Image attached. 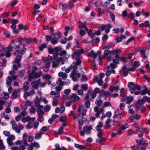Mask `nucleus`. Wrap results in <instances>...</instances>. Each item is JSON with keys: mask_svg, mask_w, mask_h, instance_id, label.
I'll return each mask as SVG.
<instances>
[{"mask_svg": "<svg viewBox=\"0 0 150 150\" xmlns=\"http://www.w3.org/2000/svg\"><path fill=\"white\" fill-rule=\"evenodd\" d=\"M103 126V124L102 122L100 121L98 122V125L95 127V129L98 132L97 136L99 139H97L96 142L97 143H103L107 140V139L104 137H102V135L103 133V130L101 128Z\"/></svg>", "mask_w": 150, "mask_h": 150, "instance_id": "obj_1", "label": "nucleus"}, {"mask_svg": "<svg viewBox=\"0 0 150 150\" xmlns=\"http://www.w3.org/2000/svg\"><path fill=\"white\" fill-rule=\"evenodd\" d=\"M84 52V51L83 49L76 50L75 52L71 55V57L72 58L75 57L76 61L81 60L80 58L82 57L81 54L83 53Z\"/></svg>", "mask_w": 150, "mask_h": 150, "instance_id": "obj_2", "label": "nucleus"}, {"mask_svg": "<svg viewBox=\"0 0 150 150\" xmlns=\"http://www.w3.org/2000/svg\"><path fill=\"white\" fill-rule=\"evenodd\" d=\"M21 45L22 43L21 42H18L15 40L12 41L9 46L11 47V49L14 48L16 50H19L20 46Z\"/></svg>", "mask_w": 150, "mask_h": 150, "instance_id": "obj_3", "label": "nucleus"}, {"mask_svg": "<svg viewBox=\"0 0 150 150\" xmlns=\"http://www.w3.org/2000/svg\"><path fill=\"white\" fill-rule=\"evenodd\" d=\"M41 76V74L39 73H35L34 70H32V73H28V77L30 80L35 78H38Z\"/></svg>", "mask_w": 150, "mask_h": 150, "instance_id": "obj_4", "label": "nucleus"}, {"mask_svg": "<svg viewBox=\"0 0 150 150\" xmlns=\"http://www.w3.org/2000/svg\"><path fill=\"white\" fill-rule=\"evenodd\" d=\"M81 60H79L78 61H76L75 62H73V64L74 65H70L71 66V68L74 71H76L78 68V67H81Z\"/></svg>", "mask_w": 150, "mask_h": 150, "instance_id": "obj_5", "label": "nucleus"}, {"mask_svg": "<svg viewBox=\"0 0 150 150\" xmlns=\"http://www.w3.org/2000/svg\"><path fill=\"white\" fill-rule=\"evenodd\" d=\"M133 98L132 96H129L128 97L126 95L121 99V101L122 102H123L126 100V103L129 104L132 101Z\"/></svg>", "mask_w": 150, "mask_h": 150, "instance_id": "obj_6", "label": "nucleus"}, {"mask_svg": "<svg viewBox=\"0 0 150 150\" xmlns=\"http://www.w3.org/2000/svg\"><path fill=\"white\" fill-rule=\"evenodd\" d=\"M135 83L132 82H130L128 84L127 86L130 88V91L132 93H134L135 94V92H136L135 91Z\"/></svg>", "mask_w": 150, "mask_h": 150, "instance_id": "obj_7", "label": "nucleus"}, {"mask_svg": "<svg viewBox=\"0 0 150 150\" xmlns=\"http://www.w3.org/2000/svg\"><path fill=\"white\" fill-rule=\"evenodd\" d=\"M41 84L40 79H39L37 81H34L31 83V86L34 89H37L39 85Z\"/></svg>", "mask_w": 150, "mask_h": 150, "instance_id": "obj_8", "label": "nucleus"}, {"mask_svg": "<svg viewBox=\"0 0 150 150\" xmlns=\"http://www.w3.org/2000/svg\"><path fill=\"white\" fill-rule=\"evenodd\" d=\"M19 96L20 93L19 92L18 90L17 89L14 90L12 92L11 98L12 99L14 100L17 98Z\"/></svg>", "mask_w": 150, "mask_h": 150, "instance_id": "obj_9", "label": "nucleus"}, {"mask_svg": "<svg viewBox=\"0 0 150 150\" xmlns=\"http://www.w3.org/2000/svg\"><path fill=\"white\" fill-rule=\"evenodd\" d=\"M80 99V98L77 96L76 94L73 93L71 96L70 98V101L74 102L75 101H78Z\"/></svg>", "mask_w": 150, "mask_h": 150, "instance_id": "obj_10", "label": "nucleus"}, {"mask_svg": "<svg viewBox=\"0 0 150 150\" xmlns=\"http://www.w3.org/2000/svg\"><path fill=\"white\" fill-rule=\"evenodd\" d=\"M149 90L147 88H145L144 89L142 90L140 92L137 91L135 92V95H138L140 94L141 95H144L148 93V94Z\"/></svg>", "mask_w": 150, "mask_h": 150, "instance_id": "obj_11", "label": "nucleus"}, {"mask_svg": "<svg viewBox=\"0 0 150 150\" xmlns=\"http://www.w3.org/2000/svg\"><path fill=\"white\" fill-rule=\"evenodd\" d=\"M13 50V49L11 48L9 46L6 48L4 50L5 55L6 57H9L11 56L10 52Z\"/></svg>", "mask_w": 150, "mask_h": 150, "instance_id": "obj_12", "label": "nucleus"}, {"mask_svg": "<svg viewBox=\"0 0 150 150\" xmlns=\"http://www.w3.org/2000/svg\"><path fill=\"white\" fill-rule=\"evenodd\" d=\"M21 59V57L19 55H18L16 56L15 60V62L17 64L19 67L21 66L20 61Z\"/></svg>", "mask_w": 150, "mask_h": 150, "instance_id": "obj_13", "label": "nucleus"}, {"mask_svg": "<svg viewBox=\"0 0 150 150\" xmlns=\"http://www.w3.org/2000/svg\"><path fill=\"white\" fill-rule=\"evenodd\" d=\"M122 69L123 71V76L125 77L127 76L128 74L129 71V69L127 68L126 66H124L122 67Z\"/></svg>", "mask_w": 150, "mask_h": 150, "instance_id": "obj_14", "label": "nucleus"}, {"mask_svg": "<svg viewBox=\"0 0 150 150\" xmlns=\"http://www.w3.org/2000/svg\"><path fill=\"white\" fill-rule=\"evenodd\" d=\"M50 128V126H44L42 127L40 130V133L41 134H43Z\"/></svg>", "mask_w": 150, "mask_h": 150, "instance_id": "obj_15", "label": "nucleus"}, {"mask_svg": "<svg viewBox=\"0 0 150 150\" xmlns=\"http://www.w3.org/2000/svg\"><path fill=\"white\" fill-rule=\"evenodd\" d=\"M76 71L73 70L70 74V76L72 79V80L74 81H77V79L75 77L76 74Z\"/></svg>", "mask_w": 150, "mask_h": 150, "instance_id": "obj_16", "label": "nucleus"}, {"mask_svg": "<svg viewBox=\"0 0 150 150\" xmlns=\"http://www.w3.org/2000/svg\"><path fill=\"white\" fill-rule=\"evenodd\" d=\"M147 97L146 96H144L142 99H139L137 103L139 105L141 106L144 103L145 101L146 100Z\"/></svg>", "mask_w": 150, "mask_h": 150, "instance_id": "obj_17", "label": "nucleus"}, {"mask_svg": "<svg viewBox=\"0 0 150 150\" xmlns=\"http://www.w3.org/2000/svg\"><path fill=\"white\" fill-rule=\"evenodd\" d=\"M79 24V29L83 28L85 30L87 31L88 30V29L84 25L83 23L81 21H79L78 22Z\"/></svg>", "mask_w": 150, "mask_h": 150, "instance_id": "obj_18", "label": "nucleus"}, {"mask_svg": "<svg viewBox=\"0 0 150 150\" xmlns=\"http://www.w3.org/2000/svg\"><path fill=\"white\" fill-rule=\"evenodd\" d=\"M54 35V38L55 39H56L57 40H59V39L61 38V33L59 31H58L56 33H55V34L53 33L52 34V35Z\"/></svg>", "mask_w": 150, "mask_h": 150, "instance_id": "obj_19", "label": "nucleus"}, {"mask_svg": "<svg viewBox=\"0 0 150 150\" xmlns=\"http://www.w3.org/2000/svg\"><path fill=\"white\" fill-rule=\"evenodd\" d=\"M88 56L89 57H91L95 59L97 57V55L95 53L93 50H92L88 54Z\"/></svg>", "mask_w": 150, "mask_h": 150, "instance_id": "obj_20", "label": "nucleus"}, {"mask_svg": "<svg viewBox=\"0 0 150 150\" xmlns=\"http://www.w3.org/2000/svg\"><path fill=\"white\" fill-rule=\"evenodd\" d=\"M12 128L16 132L19 133L21 131L20 129L18 128V126L16 124H13L12 125Z\"/></svg>", "mask_w": 150, "mask_h": 150, "instance_id": "obj_21", "label": "nucleus"}, {"mask_svg": "<svg viewBox=\"0 0 150 150\" xmlns=\"http://www.w3.org/2000/svg\"><path fill=\"white\" fill-rule=\"evenodd\" d=\"M91 127H88L86 126L83 128V131L85 132H86V133L87 134H90L91 133Z\"/></svg>", "mask_w": 150, "mask_h": 150, "instance_id": "obj_22", "label": "nucleus"}, {"mask_svg": "<svg viewBox=\"0 0 150 150\" xmlns=\"http://www.w3.org/2000/svg\"><path fill=\"white\" fill-rule=\"evenodd\" d=\"M18 29L20 30L24 29L25 30H27L28 29V27L26 25L24 26L22 23H20L18 25Z\"/></svg>", "mask_w": 150, "mask_h": 150, "instance_id": "obj_23", "label": "nucleus"}, {"mask_svg": "<svg viewBox=\"0 0 150 150\" xmlns=\"http://www.w3.org/2000/svg\"><path fill=\"white\" fill-rule=\"evenodd\" d=\"M29 84L27 82H25L23 84V88L24 91H28L29 89Z\"/></svg>", "mask_w": 150, "mask_h": 150, "instance_id": "obj_24", "label": "nucleus"}, {"mask_svg": "<svg viewBox=\"0 0 150 150\" xmlns=\"http://www.w3.org/2000/svg\"><path fill=\"white\" fill-rule=\"evenodd\" d=\"M121 50L120 49H118L116 50H113L111 51V55H115L118 53L120 52Z\"/></svg>", "mask_w": 150, "mask_h": 150, "instance_id": "obj_25", "label": "nucleus"}, {"mask_svg": "<svg viewBox=\"0 0 150 150\" xmlns=\"http://www.w3.org/2000/svg\"><path fill=\"white\" fill-rule=\"evenodd\" d=\"M12 81L11 77L10 76H8L6 79V83L8 87L10 86Z\"/></svg>", "mask_w": 150, "mask_h": 150, "instance_id": "obj_26", "label": "nucleus"}, {"mask_svg": "<svg viewBox=\"0 0 150 150\" xmlns=\"http://www.w3.org/2000/svg\"><path fill=\"white\" fill-rule=\"evenodd\" d=\"M47 47V45L45 43L42 44L40 45L39 46V50L40 51H42L44 48H46Z\"/></svg>", "mask_w": 150, "mask_h": 150, "instance_id": "obj_27", "label": "nucleus"}, {"mask_svg": "<svg viewBox=\"0 0 150 150\" xmlns=\"http://www.w3.org/2000/svg\"><path fill=\"white\" fill-rule=\"evenodd\" d=\"M56 83L58 85L62 86L64 85V82L62 81V79L59 78L56 82Z\"/></svg>", "mask_w": 150, "mask_h": 150, "instance_id": "obj_28", "label": "nucleus"}, {"mask_svg": "<svg viewBox=\"0 0 150 150\" xmlns=\"http://www.w3.org/2000/svg\"><path fill=\"white\" fill-rule=\"evenodd\" d=\"M76 45H74V49H75L76 48H79L80 49H81L82 48L81 46L80 45L79 42L78 41V40H76Z\"/></svg>", "mask_w": 150, "mask_h": 150, "instance_id": "obj_29", "label": "nucleus"}, {"mask_svg": "<svg viewBox=\"0 0 150 150\" xmlns=\"http://www.w3.org/2000/svg\"><path fill=\"white\" fill-rule=\"evenodd\" d=\"M124 91L125 88H121L120 91V96L122 98H123L124 96H126L125 94L126 93V92H125Z\"/></svg>", "mask_w": 150, "mask_h": 150, "instance_id": "obj_30", "label": "nucleus"}, {"mask_svg": "<svg viewBox=\"0 0 150 150\" xmlns=\"http://www.w3.org/2000/svg\"><path fill=\"white\" fill-rule=\"evenodd\" d=\"M111 28V26L110 24L107 25V26H106V28L105 30V32L106 34H107L109 32Z\"/></svg>", "mask_w": 150, "mask_h": 150, "instance_id": "obj_31", "label": "nucleus"}, {"mask_svg": "<svg viewBox=\"0 0 150 150\" xmlns=\"http://www.w3.org/2000/svg\"><path fill=\"white\" fill-rule=\"evenodd\" d=\"M134 15V13L131 12L127 15V18H131L132 20H134V19H135V18Z\"/></svg>", "mask_w": 150, "mask_h": 150, "instance_id": "obj_32", "label": "nucleus"}, {"mask_svg": "<svg viewBox=\"0 0 150 150\" xmlns=\"http://www.w3.org/2000/svg\"><path fill=\"white\" fill-rule=\"evenodd\" d=\"M111 121L110 119H108L105 122L106 125L105 126L106 128H109L110 127V126L109 125H108Z\"/></svg>", "mask_w": 150, "mask_h": 150, "instance_id": "obj_33", "label": "nucleus"}, {"mask_svg": "<svg viewBox=\"0 0 150 150\" xmlns=\"http://www.w3.org/2000/svg\"><path fill=\"white\" fill-rule=\"evenodd\" d=\"M90 102L89 100H87L86 101L85 105V107L87 108H88L90 106Z\"/></svg>", "mask_w": 150, "mask_h": 150, "instance_id": "obj_34", "label": "nucleus"}, {"mask_svg": "<svg viewBox=\"0 0 150 150\" xmlns=\"http://www.w3.org/2000/svg\"><path fill=\"white\" fill-rule=\"evenodd\" d=\"M62 48L60 46L55 47L54 48V51L56 53L59 52L61 51V50H62Z\"/></svg>", "mask_w": 150, "mask_h": 150, "instance_id": "obj_35", "label": "nucleus"}, {"mask_svg": "<svg viewBox=\"0 0 150 150\" xmlns=\"http://www.w3.org/2000/svg\"><path fill=\"white\" fill-rule=\"evenodd\" d=\"M65 60V59L64 58H58V59L56 60V62L58 63H59L60 62H62V64H64V61Z\"/></svg>", "mask_w": 150, "mask_h": 150, "instance_id": "obj_36", "label": "nucleus"}, {"mask_svg": "<svg viewBox=\"0 0 150 150\" xmlns=\"http://www.w3.org/2000/svg\"><path fill=\"white\" fill-rule=\"evenodd\" d=\"M31 145L33 146V147H35L37 148H39L40 147L39 144L38 142H35L32 143H31Z\"/></svg>", "mask_w": 150, "mask_h": 150, "instance_id": "obj_37", "label": "nucleus"}, {"mask_svg": "<svg viewBox=\"0 0 150 150\" xmlns=\"http://www.w3.org/2000/svg\"><path fill=\"white\" fill-rule=\"evenodd\" d=\"M81 88L83 90L86 91L88 89V86L87 84L85 83L82 85Z\"/></svg>", "mask_w": 150, "mask_h": 150, "instance_id": "obj_38", "label": "nucleus"}, {"mask_svg": "<svg viewBox=\"0 0 150 150\" xmlns=\"http://www.w3.org/2000/svg\"><path fill=\"white\" fill-rule=\"evenodd\" d=\"M51 42L52 44L55 45V44L57 43L58 42V40L55 39L53 37V38L52 39Z\"/></svg>", "mask_w": 150, "mask_h": 150, "instance_id": "obj_39", "label": "nucleus"}, {"mask_svg": "<svg viewBox=\"0 0 150 150\" xmlns=\"http://www.w3.org/2000/svg\"><path fill=\"white\" fill-rule=\"evenodd\" d=\"M67 6L68 8L70 9H72L74 6V4L71 2H69V3L68 4Z\"/></svg>", "mask_w": 150, "mask_h": 150, "instance_id": "obj_40", "label": "nucleus"}, {"mask_svg": "<svg viewBox=\"0 0 150 150\" xmlns=\"http://www.w3.org/2000/svg\"><path fill=\"white\" fill-rule=\"evenodd\" d=\"M139 52H140V54L141 55L143 54L144 55H145L146 53V50L144 49L143 48H141L140 49V50Z\"/></svg>", "mask_w": 150, "mask_h": 150, "instance_id": "obj_41", "label": "nucleus"}, {"mask_svg": "<svg viewBox=\"0 0 150 150\" xmlns=\"http://www.w3.org/2000/svg\"><path fill=\"white\" fill-rule=\"evenodd\" d=\"M66 51L62 50H61V51H59L60 52L58 53L59 55L61 57L64 56L66 54Z\"/></svg>", "mask_w": 150, "mask_h": 150, "instance_id": "obj_42", "label": "nucleus"}, {"mask_svg": "<svg viewBox=\"0 0 150 150\" xmlns=\"http://www.w3.org/2000/svg\"><path fill=\"white\" fill-rule=\"evenodd\" d=\"M105 91L103 90H101L100 91L99 96H98V98L99 99H100V97L104 96V93H105Z\"/></svg>", "mask_w": 150, "mask_h": 150, "instance_id": "obj_43", "label": "nucleus"}, {"mask_svg": "<svg viewBox=\"0 0 150 150\" xmlns=\"http://www.w3.org/2000/svg\"><path fill=\"white\" fill-rule=\"evenodd\" d=\"M110 16L111 18L112 21L114 23L115 21V16L112 12H110Z\"/></svg>", "mask_w": 150, "mask_h": 150, "instance_id": "obj_44", "label": "nucleus"}, {"mask_svg": "<svg viewBox=\"0 0 150 150\" xmlns=\"http://www.w3.org/2000/svg\"><path fill=\"white\" fill-rule=\"evenodd\" d=\"M3 93L4 95L3 98L4 99L6 100L9 98V95L8 93L3 92Z\"/></svg>", "mask_w": 150, "mask_h": 150, "instance_id": "obj_45", "label": "nucleus"}, {"mask_svg": "<svg viewBox=\"0 0 150 150\" xmlns=\"http://www.w3.org/2000/svg\"><path fill=\"white\" fill-rule=\"evenodd\" d=\"M129 127V125L127 123H125L122 126L121 129L124 130Z\"/></svg>", "mask_w": 150, "mask_h": 150, "instance_id": "obj_46", "label": "nucleus"}, {"mask_svg": "<svg viewBox=\"0 0 150 150\" xmlns=\"http://www.w3.org/2000/svg\"><path fill=\"white\" fill-rule=\"evenodd\" d=\"M104 54L105 56H107L109 54L111 55V51L108 50H106L104 52Z\"/></svg>", "mask_w": 150, "mask_h": 150, "instance_id": "obj_47", "label": "nucleus"}, {"mask_svg": "<svg viewBox=\"0 0 150 150\" xmlns=\"http://www.w3.org/2000/svg\"><path fill=\"white\" fill-rule=\"evenodd\" d=\"M81 80L83 82H85L88 80V78L86 75L83 76L81 78Z\"/></svg>", "mask_w": 150, "mask_h": 150, "instance_id": "obj_48", "label": "nucleus"}, {"mask_svg": "<svg viewBox=\"0 0 150 150\" xmlns=\"http://www.w3.org/2000/svg\"><path fill=\"white\" fill-rule=\"evenodd\" d=\"M51 107L49 105H47L44 107V109L46 112H48L50 110Z\"/></svg>", "mask_w": 150, "mask_h": 150, "instance_id": "obj_49", "label": "nucleus"}, {"mask_svg": "<svg viewBox=\"0 0 150 150\" xmlns=\"http://www.w3.org/2000/svg\"><path fill=\"white\" fill-rule=\"evenodd\" d=\"M4 35L7 38L9 37L10 36V33L8 30H5L4 31Z\"/></svg>", "mask_w": 150, "mask_h": 150, "instance_id": "obj_50", "label": "nucleus"}, {"mask_svg": "<svg viewBox=\"0 0 150 150\" xmlns=\"http://www.w3.org/2000/svg\"><path fill=\"white\" fill-rule=\"evenodd\" d=\"M127 58H125L123 57H121L120 59V61H121L124 63H125L127 61Z\"/></svg>", "mask_w": 150, "mask_h": 150, "instance_id": "obj_51", "label": "nucleus"}, {"mask_svg": "<svg viewBox=\"0 0 150 150\" xmlns=\"http://www.w3.org/2000/svg\"><path fill=\"white\" fill-rule=\"evenodd\" d=\"M67 41V38H65L61 40H60V42L62 44H65L66 43Z\"/></svg>", "mask_w": 150, "mask_h": 150, "instance_id": "obj_52", "label": "nucleus"}, {"mask_svg": "<svg viewBox=\"0 0 150 150\" xmlns=\"http://www.w3.org/2000/svg\"><path fill=\"white\" fill-rule=\"evenodd\" d=\"M26 51V49L25 48H23L21 49L19 52V53L22 55L23 54H24L25 53V52Z\"/></svg>", "mask_w": 150, "mask_h": 150, "instance_id": "obj_53", "label": "nucleus"}, {"mask_svg": "<svg viewBox=\"0 0 150 150\" xmlns=\"http://www.w3.org/2000/svg\"><path fill=\"white\" fill-rule=\"evenodd\" d=\"M58 105V101L55 99H54L52 101V105L54 106H57Z\"/></svg>", "mask_w": 150, "mask_h": 150, "instance_id": "obj_54", "label": "nucleus"}, {"mask_svg": "<svg viewBox=\"0 0 150 150\" xmlns=\"http://www.w3.org/2000/svg\"><path fill=\"white\" fill-rule=\"evenodd\" d=\"M25 42L28 44H29L30 43L33 41V39L32 38H26L25 39Z\"/></svg>", "mask_w": 150, "mask_h": 150, "instance_id": "obj_55", "label": "nucleus"}, {"mask_svg": "<svg viewBox=\"0 0 150 150\" xmlns=\"http://www.w3.org/2000/svg\"><path fill=\"white\" fill-rule=\"evenodd\" d=\"M46 38L47 42L51 41L52 39L53 38V37L49 35H47L46 36Z\"/></svg>", "mask_w": 150, "mask_h": 150, "instance_id": "obj_56", "label": "nucleus"}, {"mask_svg": "<svg viewBox=\"0 0 150 150\" xmlns=\"http://www.w3.org/2000/svg\"><path fill=\"white\" fill-rule=\"evenodd\" d=\"M142 1H139L137 2H134V5L135 6H139L142 3Z\"/></svg>", "mask_w": 150, "mask_h": 150, "instance_id": "obj_57", "label": "nucleus"}, {"mask_svg": "<svg viewBox=\"0 0 150 150\" xmlns=\"http://www.w3.org/2000/svg\"><path fill=\"white\" fill-rule=\"evenodd\" d=\"M108 70H107V71L106 73V75L107 77H109L111 74V72L110 70H109V69H110V67L108 66Z\"/></svg>", "mask_w": 150, "mask_h": 150, "instance_id": "obj_58", "label": "nucleus"}, {"mask_svg": "<svg viewBox=\"0 0 150 150\" xmlns=\"http://www.w3.org/2000/svg\"><path fill=\"white\" fill-rule=\"evenodd\" d=\"M110 67V68L111 67L112 68V69H115L117 68V64H113L112 63H111L110 66H109Z\"/></svg>", "mask_w": 150, "mask_h": 150, "instance_id": "obj_59", "label": "nucleus"}, {"mask_svg": "<svg viewBox=\"0 0 150 150\" xmlns=\"http://www.w3.org/2000/svg\"><path fill=\"white\" fill-rule=\"evenodd\" d=\"M42 134H36L35 136V138L36 139H39L41 138V135Z\"/></svg>", "mask_w": 150, "mask_h": 150, "instance_id": "obj_60", "label": "nucleus"}, {"mask_svg": "<svg viewBox=\"0 0 150 150\" xmlns=\"http://www.w3.org/2000/svg\"><path fill=\"white\" fill-rule=\"evenodd\" d=\"M67 120V118L65 116H62L59 119V121L61 122H63L64 121H66Z\"/></svg>", "mask_w": 150, "mask_h": 150, "instance_id": "obj_61", "label": "nucleus"}, {"mask_svg": "<svg viewBox=\"0 0 150 150\" xmlns=\"http://www.w3.org/2000/svg\"><path fill=\"white\" fill-rule=\"evenodd\" d=\"M19 23L18 20L17 19H13L11 21L12 24H16Z\"/></svg>", "mask_w": 150, "mask_h": 150, "instance_id": "obj_62", "label": "nucleus"}, {"mask_svg": "<svg viewBox=\"0 0 150 150\" xmlns=\"http://www.w3.org/2000/svg\"><path fill=\"white\" fill-rule=\"evenodd\" d=\"M7 143L9 145L11 146L12 145L13 143L12 142V140L11 139L8 138L7 139Z\"/></svg>", "mask_w": 150, "mask_h": 150, "instance_id": "obj_63", "label": "nucleus"}, {"mask_svg": "<svg viewBox=\"0 0 150 150\" xmlns=\"http://www.w3.org/2000/svg\"><path fill=\"white\" fill-rule=\"evenodd\" d=\"M18 1L17 0H14L11 2V5L12 6H15L18 2Z\"/></svg>", "mask_w": 150, "mask_h": 150, "instance_id": "obj_64", "label": "nucleus"}]
</instances>
